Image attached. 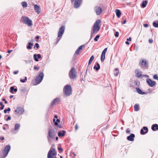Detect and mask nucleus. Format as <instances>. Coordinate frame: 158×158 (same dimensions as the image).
I'll use <instances>...</instances> for the list:
<instances>
[{"label":"nucleus","instance_id":"72a5a7b5","mask_svg":"<svg viewBox=\"0 0 158 158\" xmlns=\"http://www.w3.org/2000/svg\"><path fill=\"white\" fill-rule=\"evenodd\" d=\"M10 92L11 93H13V91H14L15 92H16L17 91L16 89H14L13 87H11L10 88Z\"/></svg>","mask_w":158,"mask_h":158},{"label":"nucleus","instance_id":"0e129e2a","mask_svg":"<svg viewBox=\"0 0 158 158\" xmlns=\"http://www.w3.org/2000/svg\"><path fill=\"white\" fill-rule=\"evenodd\" d=\"M54 117L56 118L57 119V115H56Z\"/></svg>","mask_w":158,"mask_h":158},{"label":"nucleus","instance_id":"774afa93","mask_svg":"<svg viewBox=\"0 0 158 158\" xmlns=\"http://www.w3.org/2000/svg\"><path fill=\"white\" fill-rule=\"evenodd\" d=\"M7 103V102L6 101H5V104H6V103Z\"/></svg>","mask_w":158,"mask_h":158},{"label":"nucleus","instance_id":"37998d69","mask_svg":"<svg viewBox=\"0 0 158 158\" xmlns=\"http://www.w3.org/2000/svg\"><path fill=\"white\" fill-rule=\"evenodd\" d=\"M115 35L116 37H118L119 35L118 32L117 31L116 32L115 34Z\"/></svg>","mask_w":158,"mask_h":158},{"label":"nucleus","instance_id":"de8ad7c7","mask_svg":"<svg viewBox=\"0 0 158 158\" xmlns=\"http://www.w3.org/2000/svg\"><path fill=\"white\" fill-rule=\"evenodd\" d=\"M126 132H127V133H130V130H129V129H127V130Z\"/></svg>","mask_w":158,"mask_h":158},{"label":"nucleus","instance_id":"e2e57ef3","mask_svg":"<svg viewBox=\"0 0 158 158\" xmlns=\"http://www.w3.org/2000/svg\"><path fill=\"white\" fill-rule=\"evenodd\" d=\"M58 149L59 150H61V151H62V149L61 148H58Z\"/></svg>","mask_w":158,"mask_h":158},{"label":"nucleus","instance_id":"aec40b11","mask_svg":"<svg viewBox=\"0 0 158 158\" xmlns=\"http://www.w3.org/2000/svg\"><path fill=\"white\" fill-rule=\"evenodd\" d=\"M65 133V131H64L62 130V131H59L58 133V135L59 137H63Z\"/></svg>","mask_w":158,"mask_h":158},{"label":"nucleus","instance_id":"dca6fc26","mask_svg":"<svg viewBox=\"0 0 158 158\" xmlns=\"http://www.w3.org/2000/svg\"><path fill=\"white\" fill-rule=\"evenodd\" d=\"M148 129L147 127H143V128L141 129V130L140 132L141 134H144L145 133H146L148 132Z\"/></svg>","mask_w":158,"mask_h":158},{"label":"nucleus","instance_id":"603ef678","mask_svg":"<svg viewBox=\"0 0 158 158\" xmlns=\"http://www.w3.org/2000/svg\"><path fill=\"white\" fill-rule=\"evenodd\" d=\"M18 72V71H15L14 72V73L15 74H17Z\"/></svg>","mask_w":158,"mask_h":158},{"label":"nucleus","instance_id":"393cba45","mask_svg":"<svg viewBox=\"0 0 158 158\" xmlns=\"http://www.w3.org/2000/svg\"><path fill=\"white\" fill-rule=\"evenodd\" d=\"M105 54L102 53L101 56V60L102 62H103L105 58Z\"/></svg>","mask_w":158,"mask_h":158},{"label":"nucleus","instance_id":"f704fd0d","mask_svg":"<svg viewBox=\"0 0 158 158\" xmlns=\"http://www.w3.org/2000/svg\"><path fill=\"white\" fill-rule=\"evenodd\" d=\"M59 101H60L59 99L58 98H56V99H55L54 100L53 103H56V102H59Z\"/></svg>","mask_w":158,"mask_h":158},{"label":"nucleus","instance_id":"e433bc0d","mask_svg":"<svg viewBox=\"0 0 158 158\" xmlns=\"http://www.w3.org/2000/svg\"><path fill=\"white\" fill-rule=\"evenodd\" d=\"M100 37V36L98 35H97L94 39V40L95 41H97L98 40V38Z\"/></svg>","mask_w":158,"mask_h":158},{"label":"nucleus","instance_id":"4468645a","mask_svg":"<svg viewBox=\"0 0 158 158\" xmlns=\"http://www.w3.org/2000/svg\"><path fill=\"white\" fill-rule=\"evenodd\" d=\"M34 9L37 14H39L41 12L40 8L39 6L37 5L34 6Z\"/></svg>","mask_w":158,"mask_h":158},{"label":"nucleus","instance_id":"052dcab7","mask_svg":"<svg viewBox=\"0 0 158 158\" xmlns=\"http://www.w3.org/2000/svg\"><path fill=\"white\" fill-rule=\"evenodd\" d=\"M0 156H1V157H3L4 155L3 154V153L2 154L0 155Z\"/></svg>","mask_w":158,"mask_h":158},{"label":"nucleus","instance_id":"bf43d9fd","mask_svg":"<svg viewBox=\"0 0 158 158\" xmlns=\"http://www.w3.org/2000/svg\"><path fill=\"white\" fill-rule=\"evenodd\" d=\"M126 44L127 45H129V43L128 42V41H126L125 42Z\"/></svg>","mask_w":158,"mask_h":158},{"label":"nucleus","instance_id":"8fccbe9b","mask_svg":"<svg viewBox=\"0 0 158 158\" xmlns=\"http://www.w3.org/2000/svg\"><path fill=\"white\" fill-rule=\"evenodd\" d=\"M35 46H36V47H37V48H39V44L38 43H36L35 44Z\"/></svg>","mask_w":158,"mask_h":158},{"label":"nucleus","instance_id":"ddd939ff","mask_svg":"<svg viewBox=\"0 0 158 158\" xmlns=\"http://www.w3.org/2000/svg\"><path fill=\"white\" fill-rule=\"evenodd\" d=\"M94 10L96 14L97 15H99L102 12V8L99 7H96L95 8Z\"/></svg>","mask_w":158,"mask_h":158},{"label":"nucleus","instance_id":"4c0bfd02","mask_svg":"<svg viewBox=\"0 0 158 158\" xmlns=\"http://www.w3.org/2000/svg\"><path fill=\"white\" fill-rule=\"evenodd\" d=\"M0 105L1 106V107L0 108L1 110H2L4 109V106L3 105V103L2 102H0Z\"/></svg>","mask_w":158,"mask_h":158},{"label":"nucleus","instance_id":"7c9ffc66","mask_svg":"<svg viewBox=\"0 0 158 158\" xmlns=\"http://www.w3.org/2000/svg\"><path fill=\"white\" fill-rule=\"evenodd\" d=\"M147 4V2L146 1H143L142 2V6L143 8L145 7Z\"/></svg>","mask_w":158,"mask_h":158},{"label":"nucleus","instance_id":"2f4dec72","mask_svg":"<svg viewBox=\"0 0 158 158\" xmlns=\"http://www.w3.org/2000/svg\"><path fill=\"white\" fill-rule=\"evenodd\" d=\"M20 127V124H16L15 126V130H18L19 129Z\"/></svg>","mask_w":158,"mask_h":158},{"label":"nucleus","instance_id":"7ed1b4c3","mask_svg":"<svg viewBox=\"0 0 158 158\" xmlns=\"http://www.w3.org/2000/svg\"><path fill=\"white\" fill-rule=\"evenodd\" d=\"M69 76L71 79H74L76 76V72L75 69L72 68L69 72Z\"/></svg>","mask_w":158,"mask_h":158},{"label":"nucleus","instance_id":"3c124183","mask_svg":"<svg viewBox=\"0 0 158 158\" xmlns=\"http://www.w3.org/2000/svg\"><path fill=\"white\" fill-rule=\"evenodd\" d=\"M75 128L76 130H77L78 128V126L77 124H76L75 126Z\"/></svg>","mask_w":158,"mask_h":158},{"label":"nucleus","instance_id":"864d4df0","mask_svg":"<svg viewBox=\"0 0 158 158\" xmlns=\"http://www.w3.org/2000/svg\"><path fill=\"white\" fill-rule=\"evenodd\" d=\"M20 81L22 82H24L25 81V80L23 79H21Z\"/></svg>","mask_w":158,"mask_h":158},{"label":"nucleus","instance_id":"6e6d98bb","mask_svg":"<svg viewBox=\"0 0 158 158\" xmlns=\"http://www.w3.org/2000/svg\"><path fill=\"white\" fill-rule=\"evenodd\" d=\"M142 76H144L145 77H148V76L147 75H142Z\"/></svg>","mask_w":158,"mask_h":158},{"label":"nucleus","instance_id":"cd10ccee","mask_svg":"<svg viewBox=\"0 0 158 158\" xmlns=\"http://www.w3.org/2000/svg\"><path fill=\"white\" fill-rule=\"evenodd\" d=\"M136 90L137 92L139 94H143L145 93L144 92L143 93L141 91V90L139 88H136Z\"/></svg>","mask_w":158,"mask_h":158},{"label":"nucleus","instance_id":"f3484780","mask_svg":"<svg viewBox=\"0 0 158 158\" xmlns=\"http://www.w3.org/2000/svg\"><path fill=\"white\" fill-rule=\"evenodd\" d=\"M135 137V135L133 134H131L130 135L127 137V139L128 140L132 141L134 140Z\"/></svg>","mask_w":158,"mask_h":158},{"label":"nucleus","instance_id":"c9c22d12","mask_svg":"<svg viewBox=\"0 0 158 158\" xmlns=\"http://www.w3.org/2000/svg\"><path fill=\"white\" fill-rule=\"evenodd\" d=\"M115 70L117 72L115 73L114 74V75L115 76H117L118 75L119 73L118 70V69H115Z\"/></svg>","mask_w":158,"mask_h":158},{"label":"nucleus","instance_id":"f03ea898","mask_svg":"<svg viewBox=\"0 0 158 158\" xmlns=\"http://www.w3.org/2000/svg\"><path fill=\"white\" fill-rule=\"evenodd\" d=\"M63 90L64 94L67 96L70 95L72 94L71 87L69 85H66L64 88Z\"/></svg>","mask_w":158,"mask_h":158},{"label":"nucleus","instance_id":"c85d7f7f","mask_svg":"<svg viewBox=\"0 0 158 158\" xmlns=\"http://www.w3.org/2000/svg\"><path fill=\"white\" fill-rule=\"evenodd\" d=\"M94 58V57L93 56H91V57L89 59V63H88L89 64H91L92 61L93 60Z\"/></svg>","mask_w":158,"mask_h":158},{"label":"nucleus","instance_id":"0eeeda50","mask_svg":"<svg viewBox=\"0 0 158 158\" xmlns=\"http://www.w3.org/2000/svg\"><path fill=\"white\" fill-rule=\"evenodd\" d=\"M10 149V145L6 146L5 148L4 151L3 152V154L4 155L3 157H1L0 156V158H4L8 155Z\"/></svg>","mask_w":158,"mask_h":158},{"label":"nucleus","instance_id":"c756f323","mask_svg":"<svg viewBox=\"0 0 158 158\" xmlns=\"http://www.w3.org/2000/svg\"><path fill=\"white\" fill-rule=\"evenodd\" d=\"M153 26L156 27H158V21L154 22L153 23Z\"/></svg>","mask_w":158,"mask_h":158},{"label":"nucleus","instance_id":"f8f14e48","mask_svg":"<svg viewBox=\"0 0 158 158\" xmlns=\"http://www.w3.org/2000/svg\"><path fill=\"white\" fill-rule=\"evenodd\" d=\"M81 0H75L74 3V6L76 8H78L81 5Z\"/></svg>","mask_w":158,"mask_h":158},{"label":"nucleus","instance_id":"6ab92c4d","mask_svg":"<svg viewBox=\"0 0 158 158\" xmlns=\"http://www.w3.org/2000/svg\"><path fill=\"white\" fill-rule=\"evenodd\" d=\"M34 57L35 60L36 61H38V59H40L41 57V55L40 54H38L37 55L35 54L34 55Z\"/></svg>","mask_w":158,"mask_h":158},{"label":"nucleus","instance_id":"09e8293b","mask_svg":"<svg viewBox=\"0 0 158 158\" xmlns=\"http://www.w3.org/2000/svg\"><path fill=\"white\" fill-rule=\"evenodd\" d=\"M11 119V117L10 116H8L7 118L6 119V121L10 120Z\"/></svg>","mask_w":158,"mask_h":158},{"label":"nucleus","instance_id":"680f3d73","mask_svg":"<svg viewBox=\"0 0 158 158\" xmlns=\"http://www.w3.org/2000/svg\"><path fill=\"white\" fill-rule=\"evenodd\" d=\"M126 23V20H124V22H123V24H125V23Z\"/></svg>","mask_w":158,"mask_h":158},{"label":"nucleus","instance_id":"a211bd4d","mask_svg":"<svg viewBox=\"0 0 158 158\" xmlns=\"http://www.w3.org/2000/svg\"><path fill=\"white\" fill-rule=\"evenodd\" d=\"M135 73L136 76L138 77H141L142 76V75L141 74L142 73L141 71L139 70H136Z\"/></svg>","mask_w":158,"mask_h":158},{"label":"nucleus","instance_id":"2eb2a0df","mask_svg":"<svg viewBox=\"0 0 158 158\" xmlns=\"http://www.w3.org/2000/svg\"><path fill=\"white\" fill-rule=\"evenodd\" d=\"M85 48V46L84 45H82L79 47L77 50L76 51L75 53L77 54H79V53L81 52V51L82 48Z\"/></svg>","mask_w":158,"mask_h":158},{"label":"nucleus","instance_id":"423d86ee","mask_svg":"<svg viewBox=\"0 0 158 158\" xmlns=\"http://www.w3.org/2000/svg\"><path fill=\"white\" fill-rule=\"evenodd\" d=\"M56 155V153L54 149L51 148L48 155V158H53V156Z\"/></svg>","mask_w":158,"mask_h":158},{"label":"nucleus","instance_id":"b1692460","mask_svg":"<svg viewBox=\"0 0 158 158\" xmlns=\"http://www.w3.org/2000/svg\"><path fill=\"white\" fill-rule=\"evenodd\" d=\"M134 110L138 111L139 110V106L138 104H135L134 106Z\"/></svg>","mask_w":158,"mask_h":158},{"label":"nucleus","instance_id":"a18cd8bd","mask_svg":"<svg viewBox=\"0 0 158 158\" xmlns=\"http://www.w3.org/2000/svg\"><path fill=\"white\" fill-rule=\"evenodd\" d=\"M143 26L145 27H148V25L147 24H143Z\"/></svg>","mask_w":158,"mask_h":158},{"label":"nucleus","instance_id":"6e6552de","mask_svg":"<svg viewBox=\"0 0 158 158\" xmlns=\"http://www.w3.org/2000/svg\"><path fill=\"white\" fill-rule=\"evenodd\" d=\"M56 133L55 130L53 129H50L48 131V139L49 140V137L53 138L55 137Z\"/></svg>","mask_w":158,"mask_h":158},{"label":"nucleus","instance_id":"473e14b6","mask_svg":"<svg viewBox=\"0 0 158 158\" xmlns=\"http://www.w3.org/2000/svg\"><path fill=\"white\" fill-rule=\"evenodd\" d=\"M33 44L31 42H30L28 44V45L27 47V48L28 49H31V46H32Z\"/></svg>","mask_w":158,"mask_h":158},{"label":"nucleus","instance_id":"a19ab883","mask_svg":"<svg viewBox=\"0 0 158 158\" xmlns=\"http://www.w3.org/2000/svg\"><path fill=\"white\" fill-rule=\"evenodd\" d=\"M107 48H105L104 50L103 51V52H102V53L105 54L106 52L107 51Z\"/></svg>","mask_w":158,"mask_h":158},{"label":"nucleus","instance_id":"20e7f679","mask_svg":"<svg viewBox=\"0 0 158 158\" xmlns=\"http://www.w3.org/2000/svg\"><path fill=\"white\" fill-rule=\"evenodd\" d=\"M44 75L43 73H41L39 75L36 77L35 79L36 85L39 84L42 80Z\"/></svg>","mask_w":158,"mask_h":158},{"label":"nucleus","instance_id":"9b49d317","mask_svg":"<svg viewBox=\"0 0 158 158\" xmlns=\"http://www.w3.org/2000/svg\"><path fill=\"white\" fill-rule=\"evenodd\" d=\"M148 84L151 87L153 86L156 84L155 81H152L150 79H148L146 80Z\"/></svg>","mask_w":158,"mask_h":158},{"label":"nucleus","instance_id":"1a4fd4ad","mask_svg":"<svg viewBox=\"0 0 158 158\" xmlns=\"http://www.w3.org/2000/svg\"><path fill=\"white\" fill-rule=\"evenodd\" d=\"M24 111V109L20 107H18L15 110V112L17 113L18 114L20 115L23 113Z\"/></svg>","mask_w":158,"mask_h":158},{"label":"nucleus","instance_id":"58836bf2","mask_svg":"<svg viewBox=\"0 0 158 158\" xmlns=\"http://www.w3.org/2000/svg\"><path fill=\"white\" fill-rule=\"evenodd\" d=\"M153 78L158 81V77L156 74H155L153 76Z\"/></svg>","mask_w":158,"mask_h":158},{"label":"nucleus","instance_id":"412c9836","mask_svg":"<svg viewBox=\"0 0 158 158\" xmlns=\"http://www.w3.org/2000/svg\"><path fill=\"white\" fill-rule=\"evenodd\" d=\"M152 129L153 131H155L156 130H158V125L157 124H155L153 125L152 127Z\"/></svg>","mask_w":158,"mask_h":158},{"label":"nucleus","instance_id":"39448f33","mask_svg":"<svg viewBox=\"0 0 158 158\" xmlns=\"http://www.w3.org/2000/svg\"><path fill=\"white\" fill-rule=\"evenodd\" d=\"M23 19L24 23L28 26H31L32 25V21L27 17H23Z\"/></svg>","mask_w":158,"mask_h":158},{"label":"nucleus","instance_id":"5fc2aeb1","mask_svg":"<svg viewBox=\"0 0 158 158\" xmlns=\"http://www.w3.org/2000/svg\"><path fill=\"white\" fill-rule=\"evenodd\" d=\"M34 69H39V67H37L36 66L34 67Z\"/></svg>","mask_w":158,"mask_h":158},{"label":"nucleus","instance_id":"338daca9","mask_svg":"<svg viewBox=\"0 0 158 158\" xmlns=\"http://www.w3.org/2000/svg\"><path fill=\"white\" fill-rule=\"evenodd\" d=\"M36 38L37 39H38L39 38V36H36Z\"/></svg>","mask_w":158,"mask_h":158},{"label":"nucleus","instance_id":"ea45409f","mask_svg":"<svg viewBox=\"0 0 158 158\" xmlns=\"http://www.w3.org/2000/svg\"><path fill=\"white\" fill-rule=\"evenodd\" d=\"M10 110V108H8L7 109H5L4 110V112L5 113H6L7 112V111H9Z\"/></svg>","mask_w":158,"mask_h":158},{"label":"nucleus","instance_id":"4d7b16f0","mask_svg":"<svg viewBox=\"0 0 158 158\" xmlns=\"http://www.w3.org/2000/svg\"><path fill=\"white\" fill-rule=\"evenodd\" d=\"M12 51V50H9V51H8L7 53H10V52H11Z\"/></svg>","mask_w":158,"mask_h":158},{"label":"nucleus","instance_id":"4be33fe9","mask_svg":"<svg viewBox=\"0 0 158 158\" xmlns=\"http://www.w3.org/2000/svg\"><path fill=\"white\" fill-rule=\"evenodd\" d=\"M100 68V66L98 63H97L96 65H95L94 67V69L97 71Z\"/></svg>","mask_w":158,"mask_h":158},{"label":"nucleus","instance_id":"5701e85b","mask_svg":"<svg viewBox=\"0 0 158 158\" xmlns=\"http://www.w3.org/2000/svg\"><path fill=\"white\" fill-rule=\"evenodd\" d=\"M116 13L117 16L119 18L121 15V12L119 10L117 9L116 10Z\"/></svg>","mask_w":158,"mask_h":158},{"label":"nucleus","instance_id":"9d476101","mask_svg":"<svg viewBox=\"0 0 158 158\" xmlns=\"http://www.w3.org/2000/svg\"><path fill=\"white\" fill-rule=\"evenodd\" d=\"M65 27L64 26H62L59 29L58 34V37L61 36L64 32Z\"/></svg>","mask_w":158,"mask_h":158},{"label":"nucleus","instance_id":"f257e3e1","mask_svg":"<svg viewBox=\"0 0 158 158\" xmlns=\"http://www.w3.org/2000/svg\"><path fill=\"white\" fill-rule=\"evenodd\" d=\"M100 23V21L99 20H97L94 24L93 28V31L91 33V38L93 36L94 34L96 33L99 31L100 28V26L99 24Z\"/></svg>","mask_w":158,"mask_h":158},{"label":"nucleus","instance_id":"bb28decb","mask_svg":"<svg viewBox=\"0 0 158 158\" xmlns=\"http://www.w3.org/2000/svg\"><path fill=\"white\" fill-rule=\"evenodd\" d=\"M21 4L23 7L26 8L27 7V2H22Z\"/></svg>","mask_w":158,"mask_h":158},{"label":"nucleus","instance_id":"49530a36","mask_svg":"<svg viewBox=\"0 0 158 158\" xmlns=\"http://www.w3.org/2000/svg\"><path fill=\"white\" fill-rule=\"evenodd\" d=\"M149 41V42L150 43H152L153 42V40H151V39H149L148 40Z\"/></svg>","mask_w":158,"mask_h":158},{"label":"nucleus","instance_id":"13d9d810","mask_svg":"<svg viewBox=\"0 0 158 158\" xmlns=\"http://www.w3.org/2000/svg\"><path fill=\"white\" fill-rule=\"evenodd\" d=\"M56 122H57V123H59L60 122V120L59 119H57Z\"/></svg>","mask_w":158,"mask_h":158},{"label":"nucleus","instance_id":"69168bd1","mask_svg":"<svg viewBox=\"0 0 158 158\" xmlns=\"http://www.w3.org/2000/svg\"><path fill=\"white\" fill-rule=\"evenodd\" d=\"M4 137H2V138L1 139H2V140H4Z\"/></svg>","mask_w":158,"mask_h":158},{"label":"nucleus","instance_id":"c03bdc74","mask_svg":"<svg viewBox=\"0 0 158 158\" xmlns=\"http://www.w3.org/2000/svg\"><path fill=\"white\" fill-rule=\"evenodd\" d=\"M127 41H131V37H129V38H127Z\"/></svg>","mask_w":158,"mask_h":158},{"label":"nucleus","instance_id":"79ce46f5","mask_svg":"<svg viewBox=\"0 0 158 158\" xmlns=\"http://www.w3.org/2000/svg\"><path fill=\"white\" fill-rule=\"evenodd\" d=\"M53 122L54 123L55 125L56 126H57L58 125V123L56 121V120L55 118L53 119Z\"/></svg>","mask_w":158,"mask_h":158},{"label":"nucleus","instance_id":"a878e982","mask_svg":"<svg viewBox=\"0 0 158 158\" xmlns=\"http://www.w3.org/2000/svg\"><path fill=\"white\" fill-rule=\"evenodd\" d=\"M141 64L143 66H146L147 65V62L146 60H142L141 62Z\"/></svg>","mask_w":158,"mask_h":158}]
</instances>
